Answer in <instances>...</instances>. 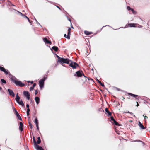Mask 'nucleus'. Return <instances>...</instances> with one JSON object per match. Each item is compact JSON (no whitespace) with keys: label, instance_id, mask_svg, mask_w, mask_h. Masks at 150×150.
Masks as SVG:
<instances>
[{"label":"nucleus","instance_id":"1","mask_svg":"<svg viewBox=\"0 0 150 150\" xmlns=\"http://www.w3.org/2000/svg\"><path fill=\"white\" fill-rule=\"evenodd\" d=\"M47 78V75H46L44 77L40 79L39 81V85L41 89L43 88L44 86V81Z\"/></svg>","mask_w":150,"mask_h":150},{"label":"nucleus","instance_id":"2","mask_svg":"<svg viewBox=\"0 0 150 150\" xmlns=\"http://www.w3.org/2000/svg\"><path fill=\"white\" fill-rule=\"evenodd\" d=\"M110 119L109 121L112 124L117 126H120L121 125L120 124H119L118 122L115 120L113 116H111Z\"/></svg>","mask_w":150,"mask_h":150},{"label":"nucleus","instance_id":"3","mask_svg":"<svg viewBox=\"0 0 150 150\" xmlns=\"http://www.w3.org/2000/svg\"><path fill=\"white\" fill-rule=\"evenodd\" d=\"M14 81V83L17 86H19L20 87H22L25 86L24 84L22 83L20 81H18L17 80Z\"/></svg>","mask_w":150,"mask_h":150},{"label":"nucleus","instance_id":"4","mask_svg":"<svg viewBox=\"0 0 150 150\" xmlns=\"http://www.w3.org/2000/svg\"><path fill=\"white\" fill-rule=\"evenodd\" d=\"M69 66L71 67L73 69H75L77 67L79 66V65L76 62L72 61L69 64Z\"/></svg>","mask_w":150,"mask_h":150},{"label":"nucleus","instance_id":"5","mask_svg":"<svg viewBox=\"0 0 150 150\" xmlns=\"http://www.w3.org/2000/svg\"><path fill=\"white\" fill-rule=\"evenodd\" d=\"M83 75H84L83 72L81 70H79L74 74V76H77L78 77H81Z\"/></svg>","mask_w":150,"mask_h":150},{"label":"nucleus","instance_id":"6","mask_svg":"<svg viewBox=\"0 0 150 150\" xmlns=\"http://www.w3.org/2000/svg\"><path fill=\"white\" fill-rule=\"evenodd\" d=\"M23 94L27 98L28 100H29L30 99V94L29 93L28 91H23Z\"/></svg>","mask_w":150,"mask_h":150},{"label":"nucleus","instance_id":"7","mask_svg":"<svg viewBox=\"0 0 150 150\" xmlns=\"http://www.w3.org/2000/svg\"><path fill=\"white\" fill-rule=\"evenodd\" d=\"M8 91L9 92L10 95L11 96L13 97L15 96V94L12 90L8 89Z\"/></svg>","mask_w":150,"mask_h":150},{"label":"nucleus","instance_id":"8","mask_svg":"<svg viewBox=\"0 0 150 150\" xmlns=\"http://www.w3.org/2000/svg\"><path fill=\"white\" fill-rule=\"evenodd\" d=\"M71 28L70 27H69L68 28V32L67 33V38L68 39H70V35H71Z\"/></svg>","mask_w":150,"mask_h":150},{"label":"nucleus","instance_id":"9","mask_svg":"<svg viewBox=\"0 0 150 150\" xmlns=\"http://www.w3.org/2000/svg\"><path fill=\"white\" fill-rule=\"evenodd\" d=\"M128 94L130 95L131 97H134L136 99H138L139 98V96L137 95L133 94L131 93H129Z\"/></svg>","mask_w":150,"mask_h":150},{"label":"nucleus","instance_id":"10","mask_svg":"<svg viewBox=\"0 0 150 150\" xmlns=\"http://www.w3.org/2000/svg\"><path fill=\"white\" fill-rule=\"evenodd\" d=\"M60 59L59 61V62H60L61 64L63 65L64 66V65L63 64V63H65V62L66 61V60H67V58H60Z\"/></svg>","mask_w":150,"mask_h":150},{"label":"nucleus","instance_id":"11","mask_svg":"<svg viewBox=\"0 0 150 150\" xmlns=\"http://www.w3.org/2000/svg\"><path fill=\"white\" fill-rule=\"evenodd\" d=\"M19 129L20 131L22 132L23 130V123L21 122H19Z\"/></svg>","mask_w":150,"mask_h":150},{"label":"nucleus","instance_id":"12","mask_svg":"<svg viewBox=\"0 0 150 150\" xmlns=\"http://www.w3.org/2000/svg\"><path fill=\"white\" fill-rule=\"evenodd\" d=\"M138 125L141 129H145L143 125L140 121L139 122Z\"/></svg>","mask_w":150,"mask_h":150},{"label":"nucleus","instance_id":"13","mask_svg":"<svg viewBox=\"0 0 150 150\" xmlns=\"http://www.w3.org/2000/svg\"><path fill=\"white\" fill-rule=\"evenodd\" d=\"M14 10H15L16 11V10L15 9H14ZM16 11L17 12H18V13L20 14L21 16H22L23 18H27V19H28V17H27V16H25V15H24V14H22L19 11Z\"/></svg>","mask_w":150,"mask_h":150},{"label":"nucleus","instance_id":"14","mask_svg":"<svg viewBox=\"0 0 150 150\" xmlns=\"http://www.w3.org/2000/svg\"><path fill=\"white\" fill-rule=\"evenodd\" d=\"M52 49L56 52L58 51L59 50V49L58 47L55 46H53L52 47V49H51L52 51Z\"/></svg>","mask_w":150,"mask_h":150},{"label":"nucleus","instance_id":"15","mask_svg":"<svg viewBox=\"0 0 150 150\" xmlns=\"http://www.w3.org/2000/svg\"><path fill=\"white\" fill-rule=\"evenodd\" d=\"M135 25L136 24L134 23H129L127 25V27H136Z\"/></svg>","mask_w":150,"mask_h":150},{"label":"nucleus","instance_id":"16","mask_svg":"<svg viewBox=\"0 0 150 150\" xmlns=\"http://www.w3.org/2000/svg\"><path fill=\"white\" fill-rule=\"evenodd\" d=\"M105 112L108 114V116H111V114H112L111 112L109 111L108 109L107 108H106L105 109Z\"/></svg>","mask_w":150,"mask_h":150},{"label":"nucleus","instance_id":"17","mask_svg":"<svg viewBox=\"0 0 150 150\" xmlns=\"http://www.w3.org/2000/svg\"><path fill=\"white\" fill-rule=\"evenodd\" d=\"M35 146L36 149L38 150H44L41 146H39L38 145H36Z\"/></svg>","mask_w":150,"mask_h":150},{"label":"nucleus","instance_id":"18","mask_svg":"<svg viewBox=\"0 0 150 150\" xmlns=\"http://www.w3.org/2000/svg\"><path fill=\"white\" fill-rule=\"evenodd\" d=\"M35 101L36 102L37 104H38L40 102L39 98L37 96L35 97Z\"/></svg>","mask_w":150,"mask_h":150},{"label":"nucleus","instance_id":"19","mask_svg":"<svg viewBox=\"0 0 150 150\" xmlns=\"http://www.w3.org/2000/svg\"><path fill=\"white\" fill-rule=\"evenodd\" d=\"M10 79L13 82H14V81L17 80V79L14 76H13L11 77Z\"/></svg>","mask_w":150,"mask_h":150},{"label":"nucleus","instance_id":"20","mask_svg":"<svg viewBox=\"0 0 150 150\" xmlns=\"http://www.w3.org/2000/svg\"><path fill=\"white\" fill-rule=\"evenodd\" d=\"M20 99V97L18 95V93L16 94V98L15 99L16 100L17 102L19 101Z\"/></svg>","mask_w":150,"mask_h":150},{"label":"nucleus","instance_id":"21","mask_svg":"<svg viewBox=\"0 0 150 150\" xmlns=\"http://www.w3.org/2000/svg\"><path fill=\"white\" fill-rule=\"evenodd\" d=\"M30 109L29 108H27V115L28 117L29 118V115H30Z\"/></svg>","mask_w":150,"mask_h":150},{"label":"nucleus","instance_id":"22","mask_svg":"<svg viewBox=\"0 0 150 150\" xmlns=\"http://www.w3.org/2000/svg\"><path fill=\"white\" fill-rule=\"evenodd\" d=\"M96 80L99 83V84L102 86L103 87H105L103 83H102L98 79H96Z\"/></svg>","mask_w":150,"mask_h":150},{"label":"nucleus","instance_id":"23","mask_svg":"<svg viewBox=\"0 0 150 150\" xmlns=\"http://www.w3.org/2000/svg\"><path fill=\"white\" fill-rule=\"evenodd\" d=\"M13 111L14 112L15 114L16 115V116L19 114L18 111L14 108H13Z\"/></svg>","mask_w":150,"mask_h":150},{"label":"nucleus","instance_id":"24","mask_svg":"<svg viewBox=\"0 0 150 150\" xmlns=\"http://www.w3.org/2000/svg\"><path fill=\"white\" fill-rule=\"evenodd\" d=\"M19 105H22V106H24V103L22 100L19 101L17 102Z\"/></svg>","mask_w":150,"mask_h":150},{"label":"nucleus","instance_id":"25","mask_svg":"<svg viewBox=\"0 0 150 150\" xmlns=\"http://www.w3.org/2000/svg\"><path fill=\"white\" fill-rule=\"evenodd\" d=\"M84 33L87 35H89L90 34H92V32H89L87 31H84Z\"/></svg>","mask_w":150,"mask_h":150},{"label":"nucleus","instance_id":"26","mask_svg":"<svg viewBox=\"0 0 150 150\" xmlns=\"http://www.w3.org/2000/svg\"><path fill=\"white\" fill-rule=\"evenodd\" d=\"M41 140L40 137H38V140L36 142L37 144H39L41 143Z\"/></svg>","mask_w":150,"mask_h":150},{"label":"nucleus","instance_id":"27","mask_svg":"<svg viewBox=\"0 0 150 150\" xmlns=\"http://www.w3.org/2000/svg\"><path fill=\"white\" fill-rule=\"evenodd\" d=\"M33 141L34 145L35 146H36V145H38L37 144V142H36V139H35V137L34 136H33Z\"/></svg>","mask_w":150,"mask_h":150},{"label":"nucleus","instance_id":"28","mask_svg":"<svg viewBox=\"0 0 150 150\" xmlns=\"http://www.w3.org/2000/svg\"><path fill=\"white\" fill-rule=\"evenodd\" d=\"M36 85V83H34L33 86H32L30 88V91H31L32 90H33V89H34V88L35 87V86Z\"/></svg>","mask_w":150,"mask_h":150},{"label":"nucleus","instance_id":"29","mask_svg":"<svg viewBox=\"0 0 150 150\" xmlns=\"http://www.w3.org/2000/svg\"><path fill=\"white\" fill-rule=\"evenodd\" d=\"M71 61H72L69 60V59L67 58V60H66V62H65V63L69 64L70 63V62H71Z\"/></svg>","mask_w":150,"mask_h":150},{"label":"nucleus","instance_id":"30","mask_svg":"<svg viewBox=\"0 0 150 150\" xmlns=\"http://www.w3.org/2000/svg\"><path fill=\"white\" fill-rule=\"evenodd\" d=\"M43 40L45 43L47 44V43H48L49 40H48L47 38H43Z\"/></svg>","mask_w":150,"mask_h":150},{"label":"nucleus","instance_id":"31","mask_svg":"<svg viewBox=\"0 0 150 150\" xmlns=\"http://www.w3.org/2000/svg\"><path fill=\"white\" fill-rule=\"evenodd\" d=\"M34 122L36 125H38V120L37 117L35 118Z\"/></svg>","mask_w":150,"mask_h":150},{"label":"nucleus","instance_id":"32","mask_svg":"<svg viewBox=\"0 0 150 150\" xmlns=\"http://www.w3.org/2000/svg\"><path fill=\"white\" fill-rule=\"evenodd\" d=\"M1 82L3 83L6 84V81L3 79H1Z\"/></svg>","mask_w":150,"mask_h":150},{"label":"nucleus","instance_id":"33","mask_svg":"<svg viewBox=\"0 0 150 150\" xmlns=\"http://www.w3.org/2000/svg\"><path fill=\"white\" fill-rule=\"evenodd\" d=\"M16 117L19 120H20V121H22V119L21 116H20L19 114L16 116Z\"/></svg>","mask_w":150,"mask_h":150},{"label":"nucleus","instance_id":"34","mask_svg":"<svg viewBox=\"0 0 150 150\" xmlns=\"http://www.w3.org/2000/svg\"><path fill=\"white\" fill-rule=\"evenodd\" d=\"M5 69V68H4V67H3L2 66H0V70L1 71L3 72Z\"/></svg>","mask_w":150,"mask_h":150},{"label":"nucleus","instance_id":"35","mask_svg":"<svg viewBox=\"0 0 150 150\" xmlns=\"http://www.w3.org/2000/svg\"><path fill=\"white\" fill-rule=\"evenodd\" d=\"M3 72L5 73L6 75H7L8 74V70H6L5 69L4 70Z\"/></svg>","mask_w":150,"mask_h":150},{"label":"nucleus","instance_id":"36","mask_svg":"<svg viewBox=\"0 0 150 150\" xmlns=\"http://www.w3.org/2000/svg\"><path fill=\"white\" fill-rule=\"evenodd\" d=\"M131 11L134 14H136V12L133 9L131 8Z\"/></svg>","mask_w":150,"mask_h":150},{"label":"nucleus","instance_id":"37","mask_svg":"<svg viewBox=\"0 0 150 150\" xmlns=\"http://www.w3.org/2000/svg\"><path fill=\"white\" fill-rule=\"evenodd\" d=\"M55 55L56 57L58 58V62H59L61 59L60 58H62L60 57L59 56L57 55L56 54H55Z\"/></svg>","mask_w":150,"mask_h":150},{"label":"nucleus","instance_id":"38","mask_svg":"<svg viewBox=\"0 0 150 150\" xmlns=\"http://www.w3.org/2000/svg\"><path fill=\"white\" fill-rule=\"evenodd\" d=\"M29 125L30 126V127L31 128V129H32L33 128V126H32V124L30 122H29Z\"/></svg>","mask_w":150,"mask_h":150},{"label":"nucleus","instance_id":"39","mask_svg":"<svg viewBox=\"0 0 150 150\" xmlns=\"http://www.w3.org/2000/svg\"><path fill=\"white\" fill-rule=\"evenodd\" d=\"M34 19L36 21V23L37 24H38L41 27H42V26L40 25V24L38 21L36 19V18H35Z\"/></svg>","mask_w":150,"mask_h":150},{"label":"nucleus","instance_id":"40","mask_svg":"<svg viewBox=\"0 0 150 150\" xmlns=\"http://www.w3.org/2000/svg\"><path fill=\"white\" fill-rule=\"evenodd\" d=\"M134 142H142L143 144H144V143L142 141H141L140 140H136L134 141Z\"/></svg>","mask_w":150,"mask_h":150},{"label":"nucleus","instance_id":"41","mask_svg":"<svg viewBox=\"0 0 150 150\" xmlns=\"http://www.w3.org/2000/svg\"><path fill=\"white\" fill-rule=\"evenodd\" d=\"M88 80H91V81H93V82H94L93 80L91 78H88Z\"/></svg>","mask_w":150,"mask_h":150},{"label":"nucleus","instance_id":"42","mask_svg":"<svg viewBox=\"0 0 150 150\" xmlns=\"http://www.w3.org/2000/svg\"><path fill=\"white\" fill-rule=\"evenodd\" d=\"M127 8L128 10H130L131 9V8L129 6H127Z\"/></svg>","mask_w":150,"mask_h":150},{"label":"nucleus","instance_id":"43","mask_svg":"<svg viewBox=\"0 0 150 150\" xmlns=\"http://www.w3.org/2000/svg\"><path fill=\"white\" fill-rule=\"evenodd\" d=\"M28 22L30 23V24L31 25H32V23L33 22L32 21H30L29 18H28V19H27Z\"/></svg>","mask_w":150,"mask_h":150},{"label":"nucleus","instance_id":"44","mask_svg":"<svg viewBox=\"0 0 150 150\" xmlns=\"http://www.w3.org/2000/svg\"><path fill=\"white\" fill-rule=\"evenodd\" d=\"M35 91V95H36V94H37L38 93V90L37 89V90H36Z\"/></svg>","mask_w":150,"mask_h":150},{"label":"nucleus","instance_id":"45","mask_svg":"<svg viewBox=\"0 0 150 150\" xmlns=\"http://www.w3.org/2000/svg\"><path fill=\"white\" fill-rule=\"evenodd\" d=\"M36 126L37 130H39V127L38 125H36Z\"/></svg>","mask_w":150,"mask_h":150},{"label":"nucleus","instance_id":"46","mask_svg":"<svg viewBox=\"0 0 150 150\" xmlns=\"http://www.w3.org/2000/svg\"><path fill=\"white\" fill-rule=\"evenodd\" d=\"M52 43L51 42L50 40H48V43H47V44H51Z\"/></svg>","mask_w":150,"mask_h":150},{"label":"nucleus","instance_id":"47","mask_svg":"<svg viewBox=\"0 0 150 150\" xmlns=\"http://www.w3.org/2000/svg\"><path fill=\"white\" fill-rule=\"evenodd\" d=\"M148 118V117L146 116H144V119L145 120L146 119Z\"/></svg>","mask_w":150,"mask_h":150},{"label":"nucleus","instance_id":"48","mask_svg":"<svg viewBox=\"0 0 150 150\" xmlns=\"http://www.w3.org/2000/svg\"><path fill=\"white\" fill-rule=\"evenodd\" d=\"M26 106L27 108H29V105L28 104H27Z\"/></svg>","mask_w":150,"mask_h":150},{"label":"nucleus","instance_id":"49","mask_svg":"<svg viewBox=\"0 0 150 150\" xmlns=\"http://www.w3.org/2000/svg\"><path fill=\"white\" fill-rule=\"evenodd\" d=\"M67 35H66V34H64V37L66 38H66V37H67Z\"/></svg>","mask_w":150,"mask_h":150},{"label":"nucleus","instance_id":"50","mask_svg":"<svg viewBox=\"0 0 150 150\" xmlns=\"http://www.w3.org/2000/svg\"><path fill=\"white\" fill-rule=\"evenodd\" d=\"M136 103H137V106H138L139 105V104H138V102H136Z\"/></svg>","mask_w":150,"mask_h":150},{"label":"nucleus","instance_id":"51","mask_svg":"<svg viewBox=\"0 0 150 150\" xmlns=\"http://www.w3.org/2000/svg\"><path fill=\"white\" fill-rule=\"evenodd\" d=\"M68 20L69 21L71 22V20L70 19V18H68Z\"/></svg>","mask_w":150,"mask_h":150},{"label":"nucleus","instance_id":"52","mask_svg":"<svg viewBox=\"0 0 150 150\" xmlns=\"http://www.w3.org/2000/svg\"><path fill=\"white\" fill-rule=\"evenodd\" d=\"M33 81H30V83L31 84H33Z\"/></svg>","mask_w":150,"mask_h":150},{"label":"nucleus","instance_id":"53","mask_svg":"<svg viewBox=\"0 0 150 150\" xmlns=\"http://www.w3.org/2000/svg\"><path fill=\"white\" fill-rule=\"evenodd\" d=\"M59 9H60V8L58 6H56Z\"/></svg>","mask_w":150,"mask_h":150},{"label":"nucleus","instance_id":"54","mask_svg":"<svg viewBox=\"0 0 150 150\" xmlns=\"http://www.w3.org/2000/svg\"><path fill=\"white\" fill-rule=\"evenodd\" d=\"M28 83H29L30 82V81H28Z\"/></svg>","mask_w":150,"mask_h":150},{"label":"nucleus","instance_id":"55","mask_svg":"<svg viewBox=\"0 0 150 150\" xmlns=\"http://www.w3.org/2000/svg\"><path fill=\"white\" fill-rule=\"evenodd\" d=\"M2 89V88L0 86V91Z\"/></svg>","mask_w":150,"mask_h":150},{"label":"nucleus","instance_id":"56","mask_svg":"<svg viewBox=\"0 0 150 150\" xmlns=\"http://www.w3.org/2000/svg\"><path fill=\"white\" fill-rule=\"evenodd\" d=\"M130 112L128 111L127 112V113H130Z\"/></svg>","mask_w":150,"mask_h":150},{"label":"nucleus","instance_id":"57","mask_svg":"<svg viewBox=\"0 0 150 150\" xmlns=\"http://www.w3.org/2000/svg\"><path fill=\"white\" fill-rule=\"evenodd\" d=\"M2 93H4V91H2Z\"/></svg>","mask_w":150,"mask_h":150},{"label":"nucleus","instance_id":"58","mask_svg":"<svg viewBox=\"0 0 150 150\" xmlns=\"http://www.w3.org/2000/svg\"><path fill=\"white\" fill-rule=\"evenodd\" d=\"M130 114H133V113H132V112H130Z\"/></svg>","mask_w":150,"mask_h":150},{"label":"nucleus","instance_id":"59","mask_svg":"<svg viewBox=\"0 0 150 150\" xmlns=\"http://www.w3.org/2000/svg\"><path fill=\"white\" fill-rule=\"evenodd\" d=\"M11 5H12V6H15V5H13V4H11Z\"/></svg>","mask_w":150,"mask_h":150},{"label":"nucleus","instance_id":"60","mask_svg":"<svg viewBox=\"0 0 150 150\" xmlns=\"http://www.w3.org/2000/svg\"><path fill=\"white\" fill-rule=\"evenodd\" d=\"M71 28H74L72 26H71Z\"/></svg>","mask_w":150,"mask_h":150},{"label":"nucleus","instance_id":"61","mask_svg":"<svg viewBox=\"0 0 150 150\" xmlns=\"http://www.w3.org/2000/svg\"><path fill=\"white\" fill-rule=\"evenodd\" d=\"M117 88V90H118V91H119L120 90V89H119L118 88Z\"/></svg>","mask_w":150,"mask_h":150},{"label":"nucleus","instance_id":"62","mask_svg":"<svg viewBox=\"0 0 150 150\" xmlns=\"http://www.w3.org/2000/svg\"><path fill=\"white\" fill-rule=\"evenodd\" d=\"M109 26V25H107L105 26Z\"/></svg>","mask_w":150,"mask_h":150},{"label":"nucleus","instance_id":"63","mask_svg":"<svg viewBox=\"0 0 150 150\" xmlns=\"http://www.w3.org/2000/svg\"><path fill=\"white\" fill-rule=\"evenodd\" d=\"M34 115H36V113H34Z\"/></svg>","mask_w":150,"mask_h":150},{"label":"nucleus","instance_id":"64","mask_svg":"<svg viewBox=\"0 0 150 150\" xmlns=\"http://www.w3.org/2000/svg\"><path fill=\"white\" fill-rule=\"evenodd\" d=\"M84 77H86V76H85V75H83Z\"/></svg>","mask_w":150,"mask_h":150}]
</instances>
